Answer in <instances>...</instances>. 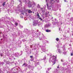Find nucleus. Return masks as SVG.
Returning <instances> with one entry per match:
<instances>
[{"label":"nucleus","mask_w":73,"mask_h":73,"mask_svg":"<svg viewBox=\"0 0 73 73\" xmlns=\"http://www.w3.org/2000/svg\"><path fill=\"white\" fill-rule=\"evenodd\" d=\"M57 68H59V66H58V67H57Z\"/></svg>","instance_id":"72a5a7b5"},{"label":"nucleus","mask_w":73,"mask_h":73,"mask_svg":"<svg viewBox=\"0 0 73 73\" xmlns=\"http://www.w3.org/2000/svg\"><path fill=\"white\" fill-rule=\"evenodd\" d=\"M56 57L53 56H50L49 60V61L50 62H52L54 63L53 65H54L56 63Z\"/></svg>","instance_id":"f257e3e1"},{"label":"nucleus","mask_w":73,"mask_h":73,"mask_svg":"<svg viewBox=\"0 0 73 73\" xmlns=\"http://www.w3.org/2000/svg\"><path fill=\"white\" fill-rule=\"evenodd\" d=\"M56 2H57V3H58V2H59V0H56Z\"/></svg>","instance_id":"6ab92c4d"},{"label":"nucleus","mask_w":73,"mask_h":73,"mask_svg":"<svg viewBox=\"0 0 73 73\" xmlns=\"http://www.w3.org/2000/svg\"><path fill=\"white\" fill-rule=\"evenodd\" d=\"M57 51L59 53H62V52L61 51V50L59 49H58Z\"/></svg>","instance_id":"6e6552de"},{"label":"nucleus","mask_w":73,"mask_h":73,"mask_svg":"<svg viewBox=\"0 0 73 73\" xmlns=\"http://www.w3.org/2000/svg\"><path fill=\"white\" fill-rule=\"evenodd\" d=\"M26 3L28 4V6L29 7H31L32 6V3H31V2H30L29 0H27V1H26Z\"/></svg>","instance_id":"f03ea898"},{"label":"nucleus","mask_w":73,"mask_h":73,"mask_svg":"<svg viewBox=\"0 0 73 73\" xmlns=\"http://www.w3.org/2000/svg\"><path fill=\"white\" fill-rule=\"evenodd\" d=\"M38 8L40 7V5H39V4L38 5Z\"/></svg>","instance_id":"b1692460"},{"label":"nucleus","mask_w":73,"mask_h":73,"mask_svg":"<svg viewBox=\"0 0 73 73\" xmlns=\"http://www.w3.org/2000/svg\"><path fill=\"white\" fill-rule=\"evenodd\" d=\"M23 41H25V40H24V41L23 40Z\"/></svg>","instance_id":"e433bc0d"},{"label":"nucleus","mask_w":73,"mask_h":73,"mask_svg":"<svg viewBox=\"0 0 73 73\" xmlns=\"http://www.w3.org/2000/svg\"><path fill=\"white\" fill-rule=\"evenodd\" d=\"M30 58H33V56H30Z\"/></svg>","instance_id":"393cba45"},{"label":"nucleus","mask_w":73,"mask_h":73,"mask_svg":"<svg viewBox=\"0 0 73 73\" xmlns=\"http://www.w3.org/2000/svg\"><path fill=\"white\" fill-rule=\"evenodd\" d=\"M24 65H25V66H27V64H25V63H24L22 65V66H24Z\"/></svg>","instance_id":"f8f14e48"},{"label":"nucleus","mask_w":73,"mask_h":73,"mask_svg":"<svg viewBox=\"0 0 73 73\" xmlns=\"http://www.w3.org/2000/svg\"><path fill=\"white\" fill-rule=\"evenodd\" d=\"M21 14H23V15H24V13H22Z\"/></svg>","instance_id":"473e14b6"},{"label":"nucleus","mask_w":73,"mask_h":73,"mask_svg":"<svg viewBox=\"0 0 73 73\" xmlns=\"http://www.w3.org/2000/svg\"><path fill=\"white\" fill-rule=\"evenodd\" d=\"M16 69L17 70V68Z\"/></svg>","instance_id":"a18cd8bd"},{"label":"nucleus","mask_w":73,"mask_h":73,"mask_svg":"<svg viewBox=\"0 0 73 73\" xmlns=\"http://www.w3.org/2000/svg\"><path fill=\"white\" fill-rule=\"evenodd\" d=\"M71 19H72V20H73V18H72Z\"/></svg>","instance_id":"7c9ffc66"},{"label":"nucleus","mask_w":73,"mask_h":73,"mask_svg":"<svg viewBox=\"0 0 73 73\" xmlns=\"http://www.w3.org/2000/svg\"><path fill=\"white\" fill-rule=\"evenodd\" d=\"M64 2H68V1H66V0H64Z\"/></svg>","instance_id":"bb28decb"},{"label":"nucleus","mask_w":73,"mask_h":73,"mask_svg":"<svg viewBox=\"0 0 73 73\" xmlns=\"http://www.w3.org/2000/svg\"><path fill=\"white\" fill-rule=\"evenodd\" d=\"M7 12H9V10H7Z\"/></svg>","instance_id":"c9c22d12"},{"label":"nucleus","mask_w":73,"mask_h":73,"mask_svg":"<svg viewBox=\"0 0 73 73\" xmlns=\"http://www.w3.org/2000/svg\"><path fill=\"white\" fill-rule=\"evenodd\" d=\"M15 25H16V26H17V25H18V23H15Z\"/></svg>","instance_id":"dca6fc26"},{"label":"nucleus","mask_w":73,"mask_h":73,"mask_svg":"<svg viewBox=\"0 0 73 73\" xmlns=\"http://www.w3.org/2000/svg\"><path fill=\"white\" fill-rule=\"evenodd\" d=\"M33 4L34 5H36V3H35L33 2Z\"/></svg>","instance_id":"5701e85b"},{"label":"nucleus","mask_w":73,"mask_h":73,"mask_svg":"<svg viewBox=\"0 0 73 73\" xmlns=\"http://www.w3.org/2000/svg\"><path fill=\"white\" fill-rule=\"evenodd\" d=\"M28 12L29 13H32V12L31 11V10H29L28 11Z\"/></svg>","instance_id":"9d476101"},{"label":"nucleus","mask_w":73,"mask_h":73,"mask_svg":"<svg viewBox=\"0 0 73 73\" xmlns=\"http://www.w3.org/2000/svg\"><path fill=\"white\" fill-rule=\"evenodd\" d=\"M64 51H65V50H64Z\"/></svg>","instance_id":"a19ab883"},{"label":"nucleus","mask_w":73,"mask_h":73,"mask_svg":"<svg viewBox=\"0 0 73 73\" xmlns=\"http://www.w3.org/2000/svg\"><path fill=\"white\" fill-rule=\"evenodd\" d=\"M14 60H15V58H14Z\"/></svg>","instance_id":"79ce46f5"},{"label":"nucleus","mask_w":73,"mask_h":73,"mask_svg":"<svg viewBox=\"0 0 73 73\" xmlns=\"http://www.w3.org/2000/svg\"><path fill=\"white\" fill-rule=\"evenodd\" d=\"M20 28H23V26H21V25H20Z\"/></svg>","instance_id":"4be33fe9"},{"label":"nucleus","mask_w":73,"mask_h":73,"mask_svg":"<svg viewBox=\"0 0 73 73\" xmlns=\"http://www.w3.org/2000/svg\"><path fill=\"white\" fill-rule=\"evenodd\" d=\"M50 25L49 24H46L44 25L45 28H48Z\"/></svg>","instance_id":"39448f33"},{"label":"nucleus","mask_w":73,"mask_h":73,"mask_svg":"<svg viewBox=\"0 0 73 73\" xmlns=\"http://www.w3.org/2000/svg\"><path fill=\"white\" fill-rule=\"evenodd\" d=\"M46 59V57H45L44 58V60H45Z\"/></svg>","instance_id":"cd10ccee"},{"label":"nucleus","mask_w":73,"mask_h":73,"mask_svg":"<svg viewBox=\"0 0 73 73\" xmlns=\"http://www.w3.org/2000/svg\"><path fill=\"white\" fill-rule=\"evenodd\" d=\"M49 0H46V2L47 3H48L49 2Z\"/></svg>","instance_id":"2eb2a0df"},{"label":"nucleus","mask_w":73,"mask_h":73,"mask_svg":"<svg viewBox=\"0 0 73 73\" xmlns=\"http://www.w3.org/2000/svg\"><path fill=\"white\" fill-rule=\"evenodd\" d=\"M48 71H46V73H48Z\"/></svg>","instance_id":"2f4dec72"},{"label":"nucleus","mask_w":73,"mask_h":73,"mask_svg":"<svg viewBox=\"0 0 73 73\" xmlns=\"http://www.w3.org/2000/svg\"><path fill=\"white\" fill-rule=\"evenodd\" d=\"M21 54H20L19 53L17 52L15 54V57H19V56H21L22 55V54H23V51H21Z\"/></svg>","instance_id":"7ed1b4c3"},{"label":"nucleus","mask_w":73,"mask_h":73,"mask_svg":"<svg viewBox=\"0 0 73 73\" xmlns=\"http://www.w3.org/2000/svg\"><path fill=\"white\" fill-rule=\"evenodd\" d=\"M56 41H58L59 40V39L58 38H56Z\"/></svg>","instance_id":"4468645a"},{"label":"nucleus","mask_w":73,"mask_h":73,"mask_svg":"<svg viewBox=\"0 0 73 73\" xmlns=\"http://www.w3.org/2000/svg\"><path fill=\"white\" fill-rule=\"evenodd\" d=\"M54 20L56 21V23H57V20L56 19H54Z\"/></svg>","instance_id":"412c9836"},{"label":"nucleus","mask_w":73,"mask_h":73,"mask_svg":"<svg viewBox=\"0 0 73 73\" xmlns=\"http://www.w3.org/2000/svg\"><path fill=\"white\" fill-rule=\"evenodd\" d=\"M49 3L52 4H53V3H54V1L53 0H51L50 1H49Z\"/></svg>","instance_id":"423d86ee"},{"label":"nucleus","mask_w":73,"mask_h":73,"mask_svg":"<svg viewBox=\"0 0 73 73\" xmlns=\"http://www.w3.org/2000/svg\"><path fill=\"white\" fill-rule=\"evenodd\" d=\"M43 44H45L46 42V41H44L43 42Z\"/></svg>","instance_id":"aec40b11"},{"label":"nucleus","mask_w":73,"mask_h":73,"mask_svg":"<svg viewBox=\"0 0 73 73\" xmlns=\"http://www.w3.org/2000/svg\"><path fill=\"white\" fill-rule=\"evenodd\" d=\"M61 62H63V60L61 59Z\"/></svg>","instance_id":"c756f323"},{"label":"nucleus","mask_w":73,"mask_h":73,"mask_svg":"<svg viewBox=\"0 0 73 73\" xmlns=\"http://www.w3.org/2000/svg\"><path fill=\"white\" fill-rule=\"evenodd\" d=\"M47 6L48 9H51L50 7L48 6V3H47Z\"/></svg>","instance_id":"1a4fd4ad"},{"label":"nucleus","mask_w":73,"mask_h":73,"mask_svg":"<svg viewBox=\"0 0 73 73\" xmlns=\"http://www.w3.org/2000/svg\"><path fill=\"white\" fill-rule=\"evenodd\" d=\"M5 2H4L3 4V6H4V5H5Z\"/></svg>","instance_id":"ddd939ff"},{"label":"nucleus","mask_w":73,"mask_h":73,"mask_svg":"<svg viewBox=\"0 0 73 73\" xmlns=\"http://www.w3.org/2000/svg\"><path fill=\"white\" fill-rule=\"evenodd\" d=\"M72 36H73V34H72Z\"/></svg>","instance_id":"58836bf2"},{"label":"nucleus","mask_w":73,"mask_h":73,"mask_svg":"<svg viewBox=\"0 0 73 73\" xmlns=\"http://www.w3.org/2000/svg\"><path fill=\"white\" fill-rule=\"evenodd\" d=\"M44 48H42V51H43V52H45L46 51V50L45 49L46 48L45 47H44Z\"/></svg>","instance_id":"0eeeda50"},{"label":"nucleus","mask_w":73,"mask_h":73,"mask_svg":"<svg viewBox=\"0 0 73 73\" xmlns=\"http://www.w3.org/2000/svg\"><path fill=\"white\" fill-rule=\"evenodd\" d=\"M30 47H31V48H32V46H31Z\"/></svg>","instance_id":"f704fd0d"},{"label":"nucleus","mask_w":73,"mask_h":73,"mask_svg":"<svg viewBox=\"0 0 73 73\" xmlns=\"http://www.w3.org/2000/svg\"><path fill=\"white\" fill-rule=\"evenodd\" d=\"M73 53H71V56H73Z\"/></svg>","instance_id":"c85d7f7f"},{"label":"nucleus","mask_w":73,"mask_h":73,"mask_svg":"<svg viewBox=\"0 0 73 73\" xmlns=\"http://www.w3.org/2000/svg\"><path fill=\"white\" fill-rule=\"evenodd\" d=\"M50 7H51V6H50Z\"/></svg>","instance_id":"49530a36"},{"label":"nucleus","mask_w":73,"mask_h":73,"mask_svg":"<svg viewBox=\"0 0 73 73\" xmlns=\"http://www.w3.org/2000/svg\"><path fill=\"white\" fill-rule=\"evenodd\" d=\"M36 16L37 17L38 19H39L40 20H41V21H42V19H41V18L40 17V15H39V13H38L37 14Z\"/></svg>","instance_id":"20e7f679"},{"label":"nucleus","mask_w":73,"mask_h":73,"mask_svg":"<svg viewBox=\"0 0 73 73\" xmlns=\"http://www.w3.org/2000/svg\"><path fill=\"white\" fill-rule=\"evenodd\" d=\"M59 31H62V30H61V29L60 28H59Z\"/></svg>","instance_id":"a878e982"},{"label":"nucleus","mask_w":73,"mask_h":73,"mask_svg":"<svg viewBox=\"0 0 73 73\" xmlns=\"http://www.w3.org/2000/svg\"><path fill=\"white\" fill-rule=\"evenodd\" d=\"M19 1H20V2H21V0Z\"/></svg>","instance_id":"4c0bfd02"},{"label":"nucleus","mask_w":73,"mask_h":73,"mask_svg":"<svg viewBox=\"0 0 73 73\" xmlns=\"http://www.w3.org/2000/svg\"><path fill=\"white\" fill-rule=\"evenodd\" d=\"M52 69V68H48V71H49V70H50V69Z\"/></svg>","instance_id":"f3484780"},{"label":"nucleus","mask_w":73,"mask_h":73,"mask_svg":"<svg viewBox=\"0 0 73 73\" xmlns=\"http://www.w3.org/2000/svg\"><path fill=\"white\" fill-rule=\"evenodd\" d=\"M48 13H49V12H48Z\"/></svg>","instance_id":"37998d69"},{"label":"nucleus","mask_w":73,"mask_h":73,"mask_svg":"<svg viewBox=\"0 0 73 73\" xmlns=\"http://www.w3.org/2000/svg\"><path fill=\"white\" fill-rule=\"evenodd\" d=\"M72 53H73V51H72Z\"/></svg>","instance_id":"ea45409f"},{"label":"nucleus","mask_w":73,"mask_h":73,"mask_svg":"<svg viewBox=\"0 0 73 73\" xmlns=\"http://www.w3.org/2000/svg\"><path fill=\"white\" fill-rule=\"evenodd\" d=\"M14 70H15V69H14Z\"/></svg>","instance_id":"c03bdc74"},{"label":"nucleus","mask_w":73,"mask_h":73,"mask_svg":"<svg viewBox=\"0 0 73 73\" xmlns=\"http://www.w3.org/2000/svg\"><path fill=\"white\" fill-rule=\"evenodd\" d=\"M46 32H50V30H46Z\"/></svg>","instance_id":"9b49d317"},{"label":"nucleus","mask_w":73,"mask_h":73,"mask_svg":"<svg viewBox=\"0 0 73 73\" xmlns=\"http://www.w3.org/2000/svg\"><path fill=\"white\" fill-rule=\"evenodd\" d=\"M66 52H63V54H64V55H65V54H66Z\"/></svg>","instance_id":"a211bd4d"}]
</instances>
